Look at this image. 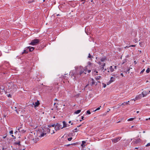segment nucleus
Instances as JSON below:
<instances>
[{
  "label": "nucleus",
  "instance_id": "nucleus-1",
  "mask_svg": "<svg viewBox=\"0 0 150 150\" xmlns=\"http://www.w3.org/2000/svg\"><path fill=\"white\" fill-rule=\"evenodd\" d=\"M75 68H76V72L74 74H73V75H74L75 78H79L80 77L81 74L84 72V71H87L86 68L85 67L83 68V67L81 66L76 67H75Z\"/></svg>",
  "mask_w": 150,
  "mask_h": 150
},
{
  "label": "nucleus",
  "instance_id": "nucleus-2",
  "mask_svg": "<svg viewBox=\"0 0 150 150\" xmlns=\"http://www.w3.org/2000/svg\"><path fill=\"white\" fill-rule=\"evenodd\" d=\"M34 48L33 47H28L25 48L22 54L27 53L29 52H31L34 50Z\"/></svg>",
  "mask_w": 150,
  "mask_h": 150
},
{
  "label": "nucleus",
  "instance_id": "nucleus-3",
  "mask_svg": "<svg viewBox=\"0 0 150 150\" xmlns=\"http://www.w3.org/2000/svg\"><path fill=\"white\" fill-rule=\"evenodd\" d=\"M40 40L38 39H35L31 41L30 45H37L40 42Z\"/></svg>",
  "mask_w": 150,
  "mask_h": 150
},
{
  "label": "nucleus",
  "instance_id": "nucleus-4",
  "mask_svg": "<svg viewBox=\"0 0 150 150\" xmlns=\"http://www.w3.org/2000/svg\"><path fill=\"white\" fill-rule=\"evenodd\" d=\"M61 128H62V125L59 123H57L55 124L54 129L57 131L59 130L60 129H61Z\"/></svg>",
  "mask_w": 150,
  "mask_h": 150
},
{
  "label": "nucleus",
  "instance_id": "nucleus-5",
  "mask_svg": "<svg viewBox=\"0 0 150 150\" xmlns=\"http://www.w3.org/2000/svg\"><path fill=\"white\" fill-rule=\"evenodd\" d=\"M40 104V103L39 100H37V101L35 102H33L32 103V106L33 107L34 106L35 108H36L37 107H38Z\"/></svg>",
  "mask_w": 150,
  "mask_h": 150
},
{
  "label": "nucleus",
  "instance_id": "nucleus-6",
  "mask_svg": "<svg viewBox=\"0 0 150 150\" xmlns=\"http://www.w3.org/2000/svg\"><path fill=\"white\" fill-rule=\"evenodd\" d=\"M60 123H61V122L63 123V126L62 127V128H61V129H63L64 128L66 127H67V124L66 123V122L64 121H63V122L60 121Z\"/></svg>",
  "mask_w": 150,
  "mask_h": 150
},
{
  "label": "nucleus",
  "instance_id": "nucleus-7",
  "mask_svg": "<svg viewBox=\"0 0 150 150\" xmlns=\"http://www.w3.org/2000/svg\"><path fill=\"white\" fill-rule=\"evenodd\" d=\"M120 140V138H116L113 139H112V141L113 142H114V143H115L118 142Z\"/></svg>",
  "mask_w": 150,
  "mask_h": 150
},
{
  "label": "nucleus",
  "instance_id": "nucleus-8",
  "mask_svg": "<svg viewBox=\"0 0 150 150\" xmlns=\"http://www.w3.org/2000/svg\"><path fill=\"white\" fill-rule=\"evenodd\" d=\"M150 92V91H149V92H148L147 91H144L142 92V94L143 95V97L146 96Z\"/></svg>",
  "mask_w": 150,
  "mask_h": 150
},
{
  "label": "nucleus",
  "instance_id": "nucleus-9",
  "mask_svg": "<svg viewBox=\"0 0 150 150\" xmlns=\"http://www.w3.org/2000/svg\"><path fill=\"white\" fill-rule=\"evenodd\" d=\"M141 139L139 138L137 139H135V141H133V142H134L135 144H137L141 142Z\"/></svg>",
  "mask_w": 150,
  "mask_h": 150
},
{
  "label": "nucleus",
  "instance_id": "nucleus-10",
  "mask_svg": "<svg viewBox=\"0 0 150 150\" xmlns=\"http://www.w3.org/2000/svg\"><path fill=\"white\" fill-rule=\"evenodd\" d=\"M76 72V70L75 69V71L74 72H73L72 71V74H71V72H70V75L71 76H74V81L75 80L76 81L77 80V78H75L74 75H73V74H74Z\"/></svg>",
  "mask_w": 150,
  "mask_h": 150
},
{
  "label": "nucleus",
  "instance_id": "nucleus-11",
  "mask_svg": "<svg viewBox=\"0 0 150 150\" xmlns=\"http://www.w3.org/2000/svg\"><path fill=\"white\" fill-rule=\"evenodd\" d=\"M128 104L129 105V104L128 103V102H124L120 105V106H122V107H123L124 106L127 105Z\"/></svg>",
  "mask_w": 150,
  "mask_h": 150
},
{
  "label": "nucleus",
  "instance_id": "nucleus-12",
  "mask_svg": "<svg viewBox=\"0 0 150 150\" xmlns=\"http://www.w3.org/2000/svg\"><path fill=\"white\" fill-rule=\"evenodd\" d=\"M21 141L19 140L18 142H16L14 143V144L15 145H18L19 146H21Z\"/></svg>",
  "mask_w": 150,
  "mask_h": 150
},
{
  "label": "nucleus",
  "instance_id": "nucleus-13",
  "mask_svg": "<svg viewBox=\"0 0 150 150\" xmlns=\"http://www.w3.org/2000/svg\"><path fill=\"white\" fill-rule=\"evenodd\" d=\"M45 131H46L48 133H49L50 132V129L48 128V127H46L45 129Z\"/></svg>",
  "mask_w": 150,
  "mask_h": 150
},
{
  "label": "nucleus",
  "instance_id": "nucleus-14",
  "mask_svg": "<svg viewBox=\"0 0 150 150\" xmlns=\"http://www.w3.org/2000/svg\"><path fill=\"white\" fill-rule=\"evenodd\" d=\"M86 143V142L85 141H82V144L81 145V146L82 147H84L85 145V144Z\"/></svg>",
  "mask_w": 150,
  "mask_h": 150
},
{
  "label": "nucleus",
  "instance_id": "nucleus-15",
  "mask_svg": "<svg viewBox=\"0 0 150 150\" xmlns=\"http://www.w3.org/2000/svg\"><path fill=\"white\" fill-rule=\"evenodd\" d=\"M91 80L92 81V82H91V85L92 86L95 84V82L94 80L93 79H91Z\"/></svg>",
  "mask_w": 150,
  "mask_h": 150
},
{
  "label": "nucleus",
  "instance_id": "nucleus-16",
  "mask_svg": "<svg viewBox=\"0 0 150 150\" xmlns=\"http://www.w3.org/2000/svg\"><path fill=\"white\" fill-rule=\"evenodd\" d=\"M81 110H77L74 112V114H79V113L81 112Z\"/></svg>",
  "mask_w": 150,
  "mask_h": 150
},
{
  "label": "nucleus",
  "instance_id": "nucleus-17",
  "mask_svg": "<svg viewBox=\"0 0 150 150\" xmlns=\"http://www.w3.org/2000/svg\"><path fill=\"white\" fill-rule=\"evenodd\" d=\"M115 79L112 77H111L110 78V81L111 82H113L115 81Z\"/></svg>",
  "mask_w": 150,
  "mask_h": 150
},
{
  "label": "nucleus",
  "instance_id": "nucleus-18",
  "mask_svg": "<svg viewBox=\"0 0 150 150\" xmlns=\"http://www.w3.org/2000/svg\"><path fill=\"white\" fill-rule=\"evenodd\" d=\"M55 125L54 124H53V125H51L50 124V125H48V127L50 128L51 127H55Z\"/></svg>",
  "mask_w": 150,
  "mask_h": 150
},
{
  "label": "nucleus",
  "instance_id": "nucleus-19",
  "mask_svg": "<svg viewBox=\"0 0 150 150\" xmlns=\"http://www.w3.org/2000/svg\"><path fill=\"white\" fill-rule=\"evenodd\" d=\"M130 69V68H128V69L126 70H125V69H124V70H125L124 72H125L126 74H127V72H128V73L129 74V71Z\"/></svg>",
  "mask_w": 150,
  "mask_h": 150
},
{
  "label": "nucleus",
  "instance_id": "nucleus-20",
  "mask_svg": "<svg viewBox=\"0 0 150 150\" xmlns=\"http://www.w3.org/2000/svg\"><path fill=\"white\" fill-rule=\"evenodd\" d=\"M110 69V71L111 72H112L114 71V69L112 68V66H110L109 68Z\"/></svg>",
  "mask_w": 150,
  "mask_h": 150
},
{
  "label": "nucleus",
  "instance_id": "nucleus-21",
  "mask_svg": "<svg viewBox=\"0 0 150 150\" xmlns=\"http://www.w3.org/2000/svg\"><path fill=\"white\" fill-rule=\"evenodd\" d=\"M101 77V76H98L95 77L96 79L97 80H99L100 79V78Z\"/></svg>",
  "mask_w": 150,
  "mask_h": 150
},
{
  "label": "nucleus",
  "instance_id": "nucleus-22",
  "mask_svg": "<svg viewBox=\"0 0 150 150\" xmlns=\"http://www.w3.org/2000/svg\"><path fill=\"white\" fill-rule=\"evenodd\" d=\"M73 133H69L68 134V137L73 136Z\"/></svg>",
  "mask_w": 150,
  "mask_h": 150
},
{
  "label": "nucleus",
  "instance_id": "nucleus-23",
  "mask_svg": "<svg viewBox=\"0 0 150 150\" xmlns=\"http://www.w3.org/2000/svg\"><path fill=\"white\" fill-rule=\"evenodd\" d=\"M46 133H45L44 132H42L41 133V134L40 135V137H43L45 135H46Z\"/></svg>",
  "mask_w": 150,
  "mask_h": 150
},
{
  "label": "nucleus",
  "instance_id": "nucleus-24",
  "mask_svg": "<svg viewBox=\"0 0 150 150\" xmlns=\"http://www.w3.org/2000/svg\"><path fill=\"white\" fill-rule=\"evenodd\" d=\"M127 59H125L124 60H122V64H124L125 62H127Z\"/></svg>",
  "mask_w": 150,
  "mask_h": 150
},
{
  "label": "nucleus",
  "instance_id": "nucleus-25",
  "mask_svg": "<svg viewBox=\"0 0 150 150\" xmlns=\"http://www.w3.org/2000/svg\"><path fill=\"white\" fill-rule=\"evenodd\" d=\"M134 119H135V118H131L128 119V120L127 121H132V120H133Z\"/></svg>",
  "mask_w": 150,
  "mask_h": 150
},
{
  "label": "nucleus",
  "instance_id": "nucleus-26",
  "mask_svg": "<svg viewBox=\"0 0 150 150\" xmlns=\"http://www.w3.org/2000/svg\"><path fill=\"white\" fill-rule=\"evenodd\" d=\"M91 114V112L90 110H87L86 112V114H88L90 115Z\"/></svg>",
  "mask_w": 150,
  "mask_h": 150
},
{
  "label": "nucleus",
  "instance_id": "nucleus-27",
  "mask_svg": "<svg viewBox=\"0 0 150 150\" xmlns=\"http://www.w3.org/2000/svg\"><path fill=\"white\" fill-rule=\"evenodd\" d=\"M150 71V69L148 68L146 70V72L147 73H149Z\"/></svg>",
  "mask_w": 150,
  "mask_h": 150
},
{
  "label": "nucleus",
  "instance_id": "nucleus-28",
  "mask_svg": "<svg viewBox=\"0 0 150 150\" xmlns=\"http://www.w3.org/2000/svg\"><path fill=\"white\" fill-rule=\"evenodd\" d=\"M75 144H76L75 143H74V144H67V145L66 146H70L71 145H75Z\"/></svg>",
  "mask_w": 150,
  "mask_h": 150
},
{
  "label": "nucleus",
  "instance_id": "nucleus-29",
  "mask_svg": "<svg viewBox=\"0 0 150 150\" xmlns=\"http://www.w3.org/2000/svg\"><path fill=\"white\" fill-rule=\"evenodd\" d=\"M72 139V137H70L69 138H68V141H70Z\"/></svg>",
  "mask_w": 150,
  "mask_h": 150
},
{
  "label": "nucleus",
  "instance_id": "nucleus-30",
  "mask_svg": "<svg viewBox=\"0 0 150 150\" xmlns=\"http://www.w3.org/2000/svg\"><path fill=\"white\" fill-rule=\"evenodd\" d=\"M25 131H26L24 129H23V130H21V133H25Z\"/></svg>",
  "mask_w": 150,
  "mask_h": 150
},
{
  "label": "nucleus",
  "instance_id": "nucleus-31",
  "mask_svg": "<svg viewBox=\"0 0 150 150\" xmlns=\"http://www.w3.org/2000/svg\"><path fill=\"white\" fill-rule=\"evenodd\" d=\"M102 84L103 85V87L104 88H105L106 86V85L105 83H103Z\"/></svg>",
  "mask_w": 150,
  "mask_h": 150
},
{
  "label": "nucleus",
  "instance_id": "nucleus-32",
  "mask_svg": "<svg viewBox=\"0 0 150 150\" xmlns=\"http://www.w3.org/2000/svg\"><path fill=\"white\" fill-rule=\"evenodd\" d=\"M100 107H101V106H100V107H98L94 111H96L97 110H99L100 109Z\"/></svg>",
  "mask_w": 150,
  "mask_h": 150
},
{
  "label": "nucleus",
  "instance_id": "nucleus-33",
  "mask_svg": "<svg viewBox=\"0 0 150 150\" xmlns=\"http://www.w3.org/2000/svg\"><path fill=\"white\" fill-rule=\"evenodd\" d=\"M105 59H106V58H103L101 59V62H104Z\"/></svg>",
  "mask_w": 150,
  "mask_h": 150
},
{
  "label": "nucleus",
  "instance_id": "nucleus-34",
  "mask_svg": "<svg viewBox=\"0 0 150 150\" xmlns=\"http://www.w3.org/2000/svg\"><path fill=\"white\" fill-rule=\"evenodd\" d=\"M150 146V143H148L146 145V146L148 147Z\"/></svg>",
  "mask_w": 150,
  "mask_h": 150
},
{
  "label": "nucleus",
  "instance_id": "nucleus-35",
  "mask_svg": "<svg viewBox=\"0 0 150 150\" xmlns=\"http://www.w3.org/2000/svg\"><path fill=\"white\" fill-rule=\"evenodd\" d=\"M105 65V63H103V64L101 65V67H104Z\"/></svg>",
  "mask_w": 150,
  "mask_h": 150
},
{
  "label": "nucleus",
  "instance_id": "nucleus-36",
  "mask_svg": "<svg viewBox=\"0 0 150 150\" xmlns=\"http://www.w3.org/2000/svg\"><path fill=\"white\" fill-rule=\"evenodd\" d=\"M145 71V69H143L140 72V74H141L142 73H143V72L144 71Z\"/></svg>",
  "mask_w": 150,
  "mask_h": 150
},
{
  "label": "nucleus",
  "instance_id": "nucleus-37",
  "mask_svg": "<svg viewBox=\"0 0 150 150\" xmlns=\"http://www.w3.org/2000/svg\"><path fill=\"white\" fill-rule=\"evenodd\" d=\"M9 133L10 134H13V131L12 130H11V131H10L9 132Z\"/></svg>",
  "mask_w": 150,
  "mask_h": 150
},
{
  "label": "nucleus",
  "instance_id": "nucleus-38",
  "mask_svg": "<svg viewBox=\"0 0 150 150\" xmlns=\"http://www.w3.org/2000/svg\"><path fill=\"white\" fill-rule=\"evenodd\" d=\"M112 82H111L110 81L109 82H108L107 83V85H109L111 83H112Z\"/></svg>",
  "mask_w": 150,
  "mask_h": 150
},
{
  "label": "nucleus",
  "instance_id": "nucleus-39",
  "mask_svg": "<svg viewBox=\"0 0 150 150\" xmlns=\"http://www.w3.org/2000/svg\"><path fill=\"white\" fill-rule=\"evenodd\" d=\"M89 85L88 84H87L86 86H85L84 88V90H85L86 88L87 87V86Z\"/></svg>",
  "mask_w": 150,
  "mask_h": 150
},
{
  "label": "nucleus",
  "instance_id": "nucleus-40",
  "mask_svg": "<svg viewBox=\"0 0 150 150\" xmlns=\"http://www.w3.org/2000/svg\"><path fill=\"white\" fill-rule=\"evenodd\" d=\"M100 69H101V70L102 71L104 69V67H101Z\"/></svg>",
  "mask_w": 150,
  "mask_h": 150
},
{
  "label": "nucleus",
  "instance_id": "nucleus-41",
  "mask_svg": "<svg viewBox=\"0 0 150 150\" xmlns=\"http://www.w3.org/2000/svg\"><path fill=\"white\" fill-rule=\"evenodd\" d=\"M84 116H82L81 117V119L82 120H84Z\"/></svg>",
  "mask_w": 150,
  "mask_h": 150
},
{
  "label": "nucleus",
  "instance_id": "nucleus-42",
  "mask_svg": "<svg viewBox=\"0 0 150 150\" xmlns=\"http://www.w3.org/2000/svg\"><path fill=\"white\" fill-rule=\"evenodd\" d=\"M8 96V97H10V98H11V94H9Z\"/></svg>",
  "mask_w": 150,
  "mask_h": 150
},
{
  "label": "nucleus",
  "instance_id": "nucleus-43",
  "mask_svg": "<svg viewBox=\"0 0 150 150\" xmlns=\"http://www.w3.org/2000/svg\"><path fill=\"white\" fill-rule=\"evenodd\" d=\"M83 123L82 124H81L80 125H79L78 126H77V127H80L81 126H82V125L83 124Z\"/></svg>",
  "mask_w": 150,
  "mask_h": 150
},
{
  "label": "nucleus",
  "instance_id": "nucleus-44",
  "mask_svg": "<svg viewBox=\"0 0 150 150\" xmlns=\"http://www.w3.org/2000/svg\"><path fill=\"white\" fill-rule=\"evenodd\" d=\"M7 135L6 136H4L3 137V138L4 139H5Z\"/></svg>",
  "mask_w": 150,
  "mask_h": 150
},
{
  "label": "nucleus",
  "instance_id": "nucleus-45",
  "mask_svg": "<svg viewBox=\"0 0 150 150\" xmlns=\"http://www.w3.org/2000/svg\"><path fill=\"white\" fill-rule=\"evenodd\" d=\"M88 64L89 65H91V63L90 62H88Z\"/></svg>",
  "mask_w": 150,
  "mask_h": 150
},
{
  "label": "nucleus",
  "instance_id": "nucleus-46",
  "mask_svg": "<svg viewBox=\"0 0 150 150\" xmlns=\"http://www.w3.org/2000/svg\"><path fill=\"white\" fill-rule=\"evenodd\" d=\"M120 75H121V76H123V77L124 76V75H123V74L122 73H121V74H120Z\"/></svg>",
  "mask_w": 150,
  "mask_h": 150
},
{
  "label": "nucleus",
  "instance_id": "nucleus-47",
  "mask_svg": "<svg viewBox=\"0 0 150 150\" xmlns=\"http://www.w3.org/2000/svg\"><path fill=\"white\" fill-rule=\"evenodd\" d=\"M55 133V132H54V130H53V132H52V133H51V134H54Z\"/></svg>",
  "mask_w": 150,
  "mask_h": 150
},
{
  "label": "nucleus",
  "instance_id": "nucleus-48",
  "mask_svg": "<svg viewBox=\"0 0 150 150\" xmlns=\"http://www.w3.org/2000/svg\"><path fill=\"white\" fill-rule=\"evenodd\" d=\"M91 72V70H88V73H90Z\"/></svg>",
  "mask_w": 150,
  "mask_h": 150
},
{
  "label": "nucleus",
  "instance_id": "nucleus-49",
  "mask_svg": "<svg viewBox=\"0 0 150 150\" xmlns=\"http://www.w3.org/2000/svg\"><path fill=\"white\" fill-rule=\"evenodd\" d=\"M117 66H115L114 67V68L115 69H117Z\"/></svg>",
  "mask_w": 150,
  "mask_h": 150
},
{
  "label": "nucleus",
  "instance_id": "nucleus-50",
  "mask_svg": "<svg viewBox=\"0 0 150 150\" xmlns=\"http://www.w3.org/2000/svg\"><path fill=\"white\" fill-rule=\"evenodd\" d=\"M94 71V72H96V73H97V74H98V72L97 71H96V70Z\"/></svg>",
  "mask_w": 150,
  "mask_h": 150
},
{
  "label": "nucleus",
  "instance_id": "nucleus-51",
  "mask_svg": "<svg viewBox=\"0 0 150 150\" xmlns=\"http://www.w3.org/2000/svg\"><path fill=\"white\" fill-rule=\"evenodd\" d=\"M21 128V127H20L18 129V131H19V132H20V129Z\"/></svg>",
  "mask_w": 150,
  "mask_h": 150
},
{
  "label": "nucleus",
  "instance_id": "nucleus-52",
  "mask_svg": "<svg viewBox=\"0 0 150 150\" xmlns=\"http://www.w3.org/2000/svg\"><path fill=\"white\" fill-rule=\"evenodd\" d=\"M139 52L140 53H141L142 52V51L141 50L139 51Z\"/></svg>",
  "mask_w": 150,
  "mask_h": 150
},
{
  "label": "nucleus",
  "instance_id": "nucleus-53",
  "mask_svg": "<svg viewBox=\"0 0 150 150\" xmlns=\"http://www.w3.org/2000/svg\"><path fill=\"white\" fill-rule=\"evenodd\" d=\"M134 63L135 64H136L137 63V62H136V61H134Z\"/></svg>",
  "mask_w": 150,
  "mask_h": 150
},
{
  "label": "nucleus",
  "instance_id": "nucleus-54",
  "mask_svg": "<svg viewBox=\"0 0 150 150\" xmlns=\"http://www.w3.org/2000/svg\"><path fill=\"white\" fill-rule=\"evenodd\" d=\"M17 133V131H16L14 132V133L15 134H16Z\"/></svg>",
  "mask_w": 150,
  "mask_h": 150
},
{
  "label": "nucleus",
  "instance_id": "nucleus-55",
  "mask_svg": "<svg viewBox=\"0 0 150 150\" xmlns=\"http://www.w3.org/2000/svg\"><path fill=\"white\" fill-rule=\"evenodd\" d=\"M88 56H91V54H90V53H89V54H88Z\"/></svg>",
  "mask_w": 150,
  "mask_h": 150
},
{
  "label": "nucleus",
  "instance_id": "nucleus-56",
  "mask_svg": "<svg viewBox=\"0 0 150 150\" xmlns=\"http://www.w3.org/2000/svg\"><path fill=\"white\" fill-rule=\"evenodd\" d=\"M16 111L17 112V113H18V112L17 111V110H16Z\"/></svg>",
  "mask_w": 150,
  "mask_h": 150
},
{
  "label": "nucleus",
  "instance_id": "nucleus-57",
  "mask_svg": "<svg viewBox=\"0 0 150 150\" xmlns=\"http://www.w3.org/2000/svg\"><path fill=\"white\" fill-rule=\"evenodd\" d=\"M13 139H16V137L15 136H14V137H13Z\"/></svg>",
  "mask_w": 150,
  "mask_h": 150
},
{
  "label": "nucleus",
  "instance_id": "nucleus-58",
  "mask_svg": "<svg viewBox=\"0 0 150 150\" xmlns=\"http://www.w3.org/2000/svg\"><path fill=\"white\" fill-rule=\"evenodd\" d=\"M135 45H132L131 46H132V47H135Z\"/></svg>",
  "mask_w": 150,
  "mask_h": 150
},
{
  "label": "nucleus",
  "instance_id": "nucleus-59",
  "mask_svg": "<svg viewBox=\"0 0 150 150\" xmlns=\"http://www.w3.org/2000/svg\"><path fill=\"white\" fill-rule=\"evenodd\" d=\"M77 130V128H75V129H74V130Z\"/></svg>",
  "mask_w": 150,
  "mask_h": 150
},
{
  "label": "nucleus",
  "instance_id": "nucleus-60",
  "mask_svg": "<svg viewBox=\"0 0 150 150\" xmlns=\"http://www.w3.org/2000/svg\"><path fill=\"white\" fill-rule=\"evenodd\" d=\"M71 121H69V123H71Z\"/></svg>",
  "mask_w": 150,
  "mask_h": 150
},
{
  "label": "nucleus",
  "instance_id": "nucleus-61",
  "mask_svg": "<svg viewBox=\"0 0 150 150\" xmlns=\"http://www.w3.org/2000/svg\"><path fill=\"white\" fill-rule=\"evenodd\" d=\"M2 65H0V68H1V67H2Z\"/></svg>",
  "mask_w": 150,
  "mask_h": 150
},
{
  "label": "nucleus",
  "instance_id": "nucleus-62",
  "mask_svg": "<svg viewBox=\"0 0 150 150\" xmlns=\"http://www.w3.org/2000/svg\"><path fill=\"white\" fill-rule=\"evenodd\" d=\"M57 16H60V15H59V14H57Z\"/></svg>",
  "mask_w": 150,
  "mask_h": 150
},
{
  "label": "nucleus",
  "instance_id": "nucleus-63",
  "mask_svg": "<svg viewBox=\"0 0 150 150\" xmlns=\"http://www.w3.org/2000/svg\"><path fill=\"white\" fill-rule=\"evenodd\" d=\"M11 136L13 137H14V136L12 134L11 135Z\"/></svg>",
  "mask_w": 150,
  "mask_h": 150
},
{
  "label": "nucleus",
  "instance_id": "nucleus-64",
  "mask_svg": "<svg viewBox=\"0 0 150 150\" xmlns=\"http://www.w3.org/2000/svg\"><path fill=\"white\" fill-rule=\"evenodd\" d=\"M139 111H137V113H139Z\"/></svg>",
  "mask_w": 150,
  "mask_h": 150
}]
</instances>
